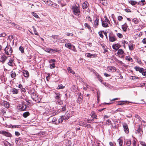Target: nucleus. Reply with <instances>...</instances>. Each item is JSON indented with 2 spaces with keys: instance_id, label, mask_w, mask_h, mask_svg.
Returning <instances> with one entry per match:
<instances>
[{
  "instance_id": "41",
  "label": "nucleus",
  "mask_w": 146,
  "mask_h": 146,
  "mask_svg": "<svg viewBox=\"0 0 146 146\" xmlns=\"http://www.w3.org/2000/svg\"><path fill=\"white\" fill-rule=\"evenodd\" d=\"M14 25L15 27L17 29H18L19 30H21V29H22L21 27H20L18 25H16L15 24L13 23V24Z\"/></svg>"
},
{
  "instance_id": "25",
  "label": "nucleus",
  "mask_w": 146,
  "mask_h": 146,
  "mask_svg": "<svg viewBox=\"0 0 146 146\" xmlns=\"http://www.w3.org/2000/svg\"><path fill=\"white\" fill-rule=\"evenodd\" d=\"M88 4V3L87 2H85L83 3L82 5V7L83 9H85L87 8Z\"/></svg>"
},
{
  "instance_id": "63",
  "label": "nucleus",
  "mask_w": 146,
  "mask_h": 146,
  "mask_svg": "<svg viewBox=\"0 0 146 146\" xmlns=\"http://www.w3.org/2000/svg\"><path fill=\"white\" fill-rule=\"evenodd\" d=\"M142 42L144 44H146V38H144L142 40Z\"/></svg>"
},
{
  "instance_id": "52",
  "label": "nucleus",
  "mask_w": 146,
  "mask_h": 146,
  "mask_svg": "<svg viewBox=\"0 0 146 146\" xmlns=\"http://www.w3.org/2000/svg\"><path fill=\"white\" fill-rule=\"evenodd\" d=\"M140 143L142 146H146V144L145 142L143 141H140Z\"/></svg>"
},
{
  "instance_id": "26",
  "label": "nucleus",
  "mask_w": 146,
  "mask_h": 146,
  "mask_svg": "<svg viewBox=\"0 0 146 146\" xmlns=\"http://www.w3.org/2000/svg\"><path fill=\"white\" fill-rule=\"evenodd\" d=\"M117 141L119 144V146H122L123 145V141L120 138L117 140Z\"/></svg>"
},
{
  "instance_id": "29",
  "label": "nucleus",
  "mask_w": 146,
  "mask_h": 146,
  "mask_svg": "<svg viewBox=\"0 0 146 146\" xmlns=\"http://www.w3.org/2000/svg\"><path fill=\"white\" fill-rule=\"evenodd\" d=\"M64 119V117L63 116H62L60 117V118L58 119L59 123H61L63 121Z\"/></svg>"
},
{
  "instance_id": "38",
  "label": "nucleus",
  "mask_w": 146,
  "mask_h": 146,
  "mask_svg": "<svg viewBox=\"0 0 146 146\" xmlns=\"http://www.w3.org/2000/svg\"><path fill=\"white\" fill-rule=\"evenodd\" d=\"M96 75L100 81H102V80H101L102 77L98 74V73H96Z\"/></svg>"
},
{
  "instance_id": "27",
  "label": "nucleus",
  "mask_w": 146,
  "mask_h": 146,
  "mask_svg": "<svg viewBox=\"0 0 146 146\" xmlns=\"http://www.w3.org/2000/svg\"><path fill=\"white\" fill-rule=\"evenodd\" d=\"M55 98L56 99H58L60 97V94L56 92L55 93Z\"/></svg>"
},
{
  "instance_id": "57",
  "label": "nucleus",
  "mask_w": 146,
  "mask_h": 146,
  "mask_svg": "<svg viewBox=\"0 0 146 146\" xmlns=\"http://www.w3.org/2000/svg\"><path fill=\"white\" fill-rule=\"evenodd\" d=\"M136 141L134 140H133V146H136Z\"/></svg>"
},
{
  "instance_id": "13",
  "label": "nucleus",
  "mask_w": 146,
  "mask_h": 146,
  "mask_svg": "<svg viewBox=\"0 0 146 146\" xmlns=\"http://www.w3.org/2000/svg\"><path fill=\"white\" fill-rule=\"evenodd\" d=\"M128 2L129 3L131 4L132 5H134L137 4V2L133 0H130L128 1Z\"/></svg>"
},
{
  "instance_id": "12",
  "label": "nucleus",
  "mask_w": 146,
  "mask_h": 146,
  "mask_svg": "<svg viewBox=\"0 0 146 146\" xmlns=\"http://www.w3.org/2000/svg\"><path fill=\"white\" fill-rule=\"evenodd\" d=\"M86 56L88 57L91 58L92 57H95L96 56L95 54H91L89 53H87L86 54Z\"/></svg>"
},
{
  "instance_id": "22",
  "label": "nucleus",
  "mask_w": 146,
  "mask_h": 146,
  "mask_svg": "<svg viewBox=\"0 0 146 146\" xmlns=\"http://www.w3.org/2000/svg\"><path fill=\"white\" fill-rule=\"evenodd\" d=\"M79 125L81 126L86 127V123L82 121H80L79 122Z\"/></svg>"
},
{
  "instance_id": "53",
  "label": "nucleus",
  "mask_w": 146,
  "mask_h": 146,
  "mask_svg": "<svg viewBox=\"0 0 146 146\" xmlns=\"http://www.w3.org/2000/svg\"><path fill=\"white\" fill-rule=\"evenodd\" d=\"M117 36L119 38H121L123 37V35L122 34L120 33H118L117 34Z\"/></svg>"
},
{
  "instance_id": "34",
  "label": "nucleus",
  "mask_w": 146,
  "mask_h": 146,
  "mask_svg": "<svg viewBox=\"0 0 146 146\" xmlns=\"http://www.w3.org/2000/svg\"><path fill=\"white\" fill-rule=\"evenodd\" d=\"M11 76L12 78H13L15 77L16 74L13 71L11 72Z\"/></svg>"
},
{
  "instance_id": "5",
  "label": "nucleus",
  "mask_w": 146,
  "mask_h": 146,
  "mask_svg": "<svg viewBox=\"0 0 146 146\" xmlns=\"http://www.w3.org/2000/svg\"><path fill=\"white\" fill-rule=\"evenodd\" d=\"M123 127L125 132L128 133L129 132V129L127 124L125 123H124L123 124Z\"/></svg>"
},
{
  "instance_id": "40",
  "label": "nucleus",
  "mask_w": 146,
  "mask_h": 146,
  "mask_svg": "<svg viewBox=\"0 0 146 146\" xmlns=\"http://www.w3.org/2000/svg\"><path fill=\"white\" fill-rule=\"evenodd\" d=\"M84 26L86 27H87L88 29H90V31H92V30L90 29V27L87 23H85L84 24Z\"/></svg>"
},
{
  "instance_id": "35",
  "label": "nucleus",
  "mask_w": 146,
  "mask_h": 146,
  "mask_svg": "<svg viewBox=\"0 0 146 146\" xmlns=\"http://www.w3.org/2000/svg\"><path fill=\"white\" fill-rule=\"evenodd\" d=\"M125 59L129 61H130L131 62H132L133 61L132 59L129 56H127L125 58Z\"/></svg>"
},
{
  "instance_id": "15",
  "label": "nucleus",
  "mask_w": 146,
  "mask_h": 146,
  "mask_svg": "<svg viewBox=\"0 0 146 146\" xmlns=\"http://www.w3.org/2000/svg\"><path fill=\"white\" fill-rule=\"evenodd\" d=\"M35 90H34V89L32 90L31 91V93L32 94L31 96V97H32V99L33 100H34L36 101V98H33V96H34V94L35 93Z\"/></svg>"
},
{
  "instance_id": "21",
  "label": "nucleus",
  "mask_w": 146,
  "mask_h": 146,
  "mask_svg": "<svg viewBox=\"0 0 146 146\" xmlns=\"http://www.w3.org/2000/svg\"><path fill=\"white\" fill-rule=\"evenodd\" d=\"M13 59L10 58L9 59V61L8 62V64L10 66H13Z\"/></svg>"
},
{
  "instance_id": "2",
  "label": "nucleus",
  "mask_w": 146,
  "mask_h": 146,
  "mask_svg": "<svg viewBox=\"0 0 146 146\" xmlns=\"http://www.w3.org/2000/svg\"><path fill=\"white\" fill-rule=\"evenodd\" d=\"M4 50L5 53L7 55H11L13 51V50H12L11 47L8 44H7Z\"/></svg>"
},
{
  "instance_id": "20",
  "label": "nucleus",
  "mask_w": 146,
  "mask_h": 146,
  "mask_svg": "<svg viewBox=\"0 0 146 146\" xmlns=\"http://www.w3.org/2000/svg\"><path fill=\"white\" fill-rule=\"evenodd\" d=\"M67 70L69 72L72 73L73 74H75L74 72L70 67H68Z\"/></svg>"
},
{
  "instance_id": "49",
  "label": "nucleus",
  "mask_w": 146,
  "mask_h": 146,
  "mask_svg": "<svg viewBox=\"0 0 146 146\" xmlns=\"http://www.w3.org/2000/svg\"><path fill=\"white\" fill-rule=\"evenodd\" d=\"M20 127V125H13L12 126V127L13 128H19Z\"/></svg>"
},
{
  "instance_id": "18",
  "label": "nucleus",
  "mask_w": 146,
  "mask_h": 146,
  "mask_svg": "<svg viewBox=\"0 0 146 146\" xmlns=\"http://www.w3.org/2000/svg\"><path fill=\"white\" fill-rule=\"evenodd\" d=\"M102 26L104 27H108V23L104 21H102Z\"/></svg>"
},
{
  "instance_id": "51",
  "label": "nucleus",
  "mask_w": 146,
  "mask_h": 146,
  "mask_svg": "<svg viewBox=\"0 0 146 146\" xmlns=\"http://www.w3.org/2000/svg\"><path fill=\"white\" fill-rule=\"evenodd\" d=\"M69 114H68L64 116V119L65 120H67L69 119Z\"/></svg>"
},
{
  "instance_id": "14",
  "label": "nucleus",
  "mask_w": 146,
  "mask_h": 146,
  "mask_svg": "<svg viewBox=\"0 0 146 146\" xmlns=\"http://www.w3.org/2000/svg\"><path fill=\"white\" fill-rule=\"evenodd\" d=\"M127 26L126 23L122 26V29L124 32H126L127 29Z\"/></svg>"
},
{
  "instance_id": "7",
  "label": "nucleus",
  "mask_w": 146,
  "mask_h": 146,
  "mask_svg": "<svg viewBox=\"0 0 146 146\" xmlns=\"http://www.w3.org/2000/svg\"><path fill=\"white\" fill-rule=\"evenodd\" d=\"M83 99V96L81 94L78 97L77 102L78 103L80 104L82 101Z\"/></svg>"
},
{
  "instance_id": "45",
  "label": "nucleus",
  "mask_w": 146,
  "mask_h": 146,
  "mask_svg": "<svg viewBox=\"0 0 146 146\" xmlns=\"http://www.w3.org/2000/svg\"><path fill=\"white\" fill-rule=\"evenodd\" d=\"M53 5V2L50 0L48 1V5L49 6H52Z\"/></svg>"
},
{
  "instance_id": "4",
  "label": "nucleus",
  "mask_w": 146,
  "mask_h": 146,
  "mask_svg": "<svg viewBox=\"0 0 146 146\" xmlns=\"http://www.w3.org/2000/svg\"><path fill=\"white\" fill-rule=\"evenodd\" d=\"M138 129L136 131V133H140L139 135H141V134L143 133V131L142 130V125H139L138 126Z\"/></svg>"
},
{
  "instance_id": "6",
  "label": "nucleus",
  "mask_w": 146,
  "mask_h": 146,
  "mask_svg": "<svg viewBox=\"0 0 146 146\" xmlns=\"http://www.w3.org/2000/svg\"><path fill=\"white\" fill-rule=\"evenodd\" d=\"M1 104L2 105L4 106L6 108H8L9 106V102L5 101H3L1 102Z\"/></svg>"
},
{
  "instance_id": "56",
  "label": "nucleus",
  "mask_w": 146,
  "mask_h": 146,
  "mask_svg": "<svg viewBox=\"0 0 146 146\" xmlns=\"http://www.w3.org/2000/svg\"><path fill=\"white\" fill-rule=\"evenodd\" d=\"M58 35H52V37L54 39H56L58 38Z\"/></svg>"
},
{
  "instance_id": "1",
  "label": "nucleus",
  "mask_w": 146,
  "mask_h": 146,
  "mask_svg": "<svg viewBox=\"0 0 146 146\" xmlns=\"http://www.w3.org/2000/svg\"><path fill=\"white\" fill-rule=\"evenodd\" d=\"M72 9L75 15H78L80 13V10L79 7V5H75L72 6Z\"/></svg>"
},
{
  "instance_id": "43",
  "label": "nucleus",
  "mask_w": 146,
  "mask_h": 146,
  "mask_svg": "<svg viewBox=\"0 0 146 146\" xmlns=\"http://www.w3.org/2000/svg\"><path fill=\"white\" fill-rule=\"evenodd\" d=\"M32 13V15L35 17L37 18H39L38 16L37 15L36 13L34 12H33Z\"/></svg>"
},
{
  "instance_id": "32",
  "label": "nucleus",
  "mask_w": 146,
  "mask_h": 146,
  "mask_svg": "<svg viewBox=\"0 0 146 146\" xmlns=\"http://www.w3.org/2000/svg\"><path fill=\"white\" fill-rule=\"evenodd\" d=\"M12 92L13 94H18V92L17 90L15 88H14L12 90Z\"/></svg>"
},
{
  "instance_id": "19",
  "label": "nucleus",
  "mask_w": 146,
  "mask_h": 146,
  "mask_svg": "<svg viewBox=\"0 0 146 146\" xmlns=\"http://www.w3.org/2000/svg\"><path fill=\"white\" fill-rule=\"evenodd\" d=\"M115 69V68L113 67H110L108 68V70L110 72H113L114 71Z\"/></svg>"
},
{
  "instance_id": "55",
  "label": "nucleus",
  "mask_w": 146,
  "mask_h": 146,
  "mask_svg": "<svg viewBox=\"0 0 146 146\" xmlns=\"http://www.w3.org/2000/svg\"><path fill=\"white\" fill-rule=\"evenodd\" d=\"M129 47L130 50H132L133 49V47L132 45H129Z\"/></svg>"
},
{
  "instance_id": "61",
  "label": "nucleus",
  "mask_w": 146,
  "mask_h": 146,
  "mask_svg": "<svg viewBox=\"0 0 146 146\" xmlns=\"http://www.w3.org/2000/svg\"><path fill=\"white\" fill-rule=\"evenodd\" d=\"M123 19V17L122 16H119L118 17V19L119 21H121Z\"/></svg>"
},
{
  "instance_id": "39",
  "label": "nucleus",
  "mask_w": 146,
  "mask_h": 146,
  "mask_svg": "<svg viewBox=\"0 0 146 146\" xmlns=\"http://www.w3.org/2000/svg\"><path fill=\"white\" fill-rule=\"evenodd\" d=\"M55 67V66L54 63H53L52 64H50V68L51 69H52Z\"/></svg>"
},
{
  "instance_id": "28",
  "label": "nucleus",
  "mask_w": 146,
  "mask_h": 146,
  "mask_svg": "<svg viewBox=\"0 0 146 146\" xmlns=\"http://www.w3.org/2000/svg\"><path fill=\"white\" fill-rule=\"evenodd\" d=\"M91 114V116L92 118L95 119H97V115L94 112H93Z\"/></svg>"
},
{
  "instance_id": "37",
  "label": "nucleus",
  "mask_w": 146,
  "mask_h": 146,
  "mask_svg": "<svg viewBox=\"0 0 146 146\" xmlns=\"http://www.w3.org/2000/svg\"><path fill=\"white\" fill-rule=\"evenodd\" d=\"M132 21L135 24H137L139 22L138 19L136 18H134L132 20Z\"/></svg>"
},
{
  "instance_id": "62",
  "label": "nucleus",
  "mask_w": 146,
  "mask_h": 146,
  "mask_svg": "<svg viewBox=\"0 0 146 146\" xmlns=\"http://www.w3.org/2000/svg\"><path fill=\"white\" fill-rule=\"evenodd\" d=\"M15 135L17 136H19L20 135V133L18 131H15Z\"/></svg>"
},
{
  "instance_id": "9",
  "label": "nucleus",
  "mask_w": 146,
  "mask_h": 146,
  "mask_svg": "<svg viewBox=\"0 0 146 146\" xmlns=\"http://www.w3.org/2000/svg\"><path fill=\"white\" fill-rule=\"evenodd\" d=\"M23 76L26 77H28L29 76V74L28 71L26 70H23Z\"/></svg>"
},
{
  "instance_id": "31",
  "label": "nucleus",
  "mask_w": 146,
  "mask_h": 146,
  "mask_svg": "<svg viewBox=\"0 0 146 146\" xmlns=\"http://www.w3.org/2000/svg\"><path fill=\"white\" fill-rule=\"evenodd\" d=\"M21 110L22 111H24L26 109V106L25 105H23L20 108Z\"/></svg>"
},
{
  "instance_id": "30",
  "label": "nucleus",
  "mask_w": 146,
  "mask_h": 146,
  "mask_svg": "<svg viewBox=\"0 0 146 146\" xmlns=\"http://www.w3.org/2000/svg\"><path fill=\"white\" fill-rule=\"evenodd\" d=\"M124 53V52L122 49H119L118 50L117 54H122Z\"/></svg>"
},
{
  "instance_id": "10",
  "label": "nucleus",
  "mask_w": 146,
  "mask_h": 146,
  "mask_svg": "<svg viewBox=\"0 0 146 146\" xmlns=\"http://www.w3.org/2000/svg\"><path fill=\"white\" fill-rule=\"evenodd\" d=\"M65 46L66 47L70 49H71L72 46L73 47L74 49L75 48L74 46L73 45H72L70 43L66 44L65 45Z\"/></svg>"
},
{
  "instance_id": "33",
  "label": "nucleus",
  "mask_w": 146,
  "mask_h": 146,
  "mask_svg": "<svg viewBox=\"0 0 146 146\" xmlns=\"http://www.w3.org/2000/svg\"><path fill=\"white\" fill-rule=\"evenodd\" d=\"M19 49L22 53H24V49L23 47V46H21L19 47Z\"/></svg>"
},
{
  "instance_id": "60",
  "label": "nucleus",
  "mask_w": 146,
  "mask_h": 146,
  "mask_svg": "<svg viewBox=\"0 0 146 146\" xmlns=\"http://www.w3.org/2000/svg\"><path fill=\"white\" fill-rule=\"evenodd\" d=\"M134 68L136 71H139L140 68L139 67L135 66Z\"/></svg>"
},
{
  "instance_id": "23",
  "label": "nucleus",
  "mask_w": 146,
  "mask_h": 146,
  "mask_svg": "<svg viewBox=\"0 0 146 146\" xmlns=\"http://www.w3.org/2000/svg\"><path fill=\"white\" fill-rule=\"evenodd\" d=\"M30 115V113L28 111H27L25 113H24L23 114V116L25 117H27V116H29Z\"/></svg>"
},
{
  "instance_id": "44",
  "label": "nucleus",
  "mask_w": 146,
  "mask_h": 146,
  "mask_svg": "<svg viewBox=\"0 0 146 146\" xmlns=\"http://www.w3.org/2000/svg\"><path fill=\"white\" fill-rule=\"evenodd\" d=\"M66 39H64L63 38H61L60 39V41H59L58 42H62V43H64V42H66Z\"/></svg>"
},
{
  "instance_id": "17",
  "label": "nucleus",
  "mask_w": 146,
  "mask_h": 146,
  "mask_svg": "<svg viewBox=\"0 0 146 146\" xmlns=\"http://www.w3.org/2000/svg\"><path fill=\"white\" fill-rule=\"evenodd\" d=\"M109 40L111 42H114L116 40V39L114 36H109Z\"/></svg>"
},
{
  "instance_id": "47",
  "label": "nucleus",
  "mask_w": 146,
  "mask_h": 146,
  "mask_svg": "<svg viewBox=\"0 0 146 146\" xmlns=\"http://www.w3.org/2000/svg\"><path fill=\"white\" fill-rule=\"evenodd\" d=\"M126 144V145L127 146H130L131 145V141L129 140V141H127V142Z\"/></svg>"
},
{
  "instance_id": "59",
  "label": "nucleus",
  "mask_w": 146,
  "mask_h": 146,
  "mask_svg": "<svg viewBox=\"0 0 146 146\" xmlns=\"http://www.w3.org/2000/svg\"><path fill=\"white\" fill-rule=\"evenodd\" d=\"M56 62V60L54 59H51L49 61L50 63H54Z\"/></svg>"
},
{
  "instance_id": "8",
  "label": "nucleus",
  "mask_w": 146,
  "mask_h": 146,
  "mask_svg": "<svg viewBox=\"0 0 146 146\" xmlns=\"http://www.w3.org/2000/svg\"><path fill=\"white\" fill-rule=\"evenodd\" d=\"M121 46L120 45L118 44H117L113 45L112 46V47L113 49H114L115 50H117L119 47H120Z\"/></svg>"
},
{
  "instance_id": "36",
  "label": "nucleus",
  "mask_w": 146,
  "mask_h": 146,
  "mask_svg": "<svg viewBox=\"0 0 146 146\" xmlns=\"http://www.w3.org/2000/svg\"><path fill=\"white\" fill-rule=\"evenodd\" d=\"M4 145L5 146H11V144L7 141L4 142Z\"/></svg>"
},
{
  "instance_id": "24",
  "label": "nucleus",
  "mask_w": 146,
  "mask_h": 146,
  "mask_svg": "<svg viewBox=\"0 0 146 146\" xmlns=\"http://www.w3.org/2000/svg\"><path fill=\"white\" fill-rule=\"evenodd\" d=\"M99 19L96 18L94 22V25L95 27H97L98 25Z\"/></svg>"
},
{
  "instance_id": "54",
  "label": "nucleus",
  "mask_w": 146,
  "mask_h": 146,
  "mask_svg": "<svg viewBox=\"0 0 146 146\" xmlns=\"http://www.w3.org/2000/svg\"><path fill=\"white\" fill-rule=\"evenodd\" d=\"M88 128H91L92 127L91 125L90 124H86V127Z\"/></svg>"
},
{
  "instance_id": "3",
  "label": "nucleus",
  "mask_w": 146,
  "mask_h": 146,
  "mask_svg": "<svg viewBox=\"0 0 146 146\" xmlns=\"http://www.w3.org/2000/svg\"><path fill=\"white\" fill-rule=\"evenodd\" d=\"M0 134L3 135L7 137H10L11 135L9 133L4 130L0 131Z\"/></svg>"
},
{
  "instance_id": "64",
  "label": "nucleus",
  "mask_w": 146,
  "mask_h": 146,
  "mask_svg": "<svg viewBox=\"0 0 146 146\" xmlns=\"http://www.w3.org/2000/svg\"><path fill=\"white\" fill-rule=\"evenodd\" d=\"M6 35V34L5 33H1L0 34V36L1 37H4Z\"/></svg>"
},
{
  "instance_id": "58",
  "label": "nucleus",
  "mask_w": 146,
  "mask_h": 146,
  "mask_svg": "<svg viewBox=\"0 0 146 146\" xmlns=\"http://www.w3.org/2000/svg\"><path fill=\"white\" fill-rule=\"evenodd\" d=\"M111 123V122L110 120L109 119H108L106 121V124H108V125H110V123Z\"/></svg>"
},
{
  "instance_id": "46",
  "label": "nucleus",
  "mask_w": 146,
  "mask_h": 146,
  "mask_svg": "<svg viewBox=\"0 0 146 146\" xmlns=\"http://www.w3.org/2000/svg\"><path fill=\"white\" fill-rule=\"evenodd\" d=\"M66 35L67 36H73V34L72 33H66Z\"/></svg>"
},
{
  "instance_id": "48",
  "label": "nucleus",
  "mask_w": 146,
  "mask_h": 146,
  "mask_svg": "<svg viewBox=\"0 0 146 146\" xmlns=\"http://www.w3.org/2000/svg\"><path fill=\"white\" fill-rule=\"evenodd\" d=\"M57 103L59 105H62L63 104V103L61 100H58L57 101Z\"/></svg>"
},
{
  "instance_id": "16",
  "label": "nucleus",
  "mask_w": 146,
  "mask_h": 146,
  "mask_svg": "<svg viewBox=\"0 0 146 146\" xmlns=\"http://www.w3.org/2000/svg\"><path fill=\"white\" fill-rule=\"evenodd\" d=\"M100 3L105 6H106L108 5L107 1L106 0H101L100 1Z\"/></svg>"
},
{
  "instance_id": "50",
  "label": "nucleus",
  "mask_w": 146,
  "mask_h": 146,
  "mask_svg": "<svg viewBox=\"0 0 146 146\" xmlns=\"http://www.w3.org/2000/svg\"><path fill=\"white\" fill-rule=\"evenodd\" d=\"M90 119H85L84 120V121L88 123H90L91 121H90Z\"/></svg>"
},
{
  "instance_id": "11",
  "label": "nucleus",
  "mask_w": 146,
  "mask_h": 146,
  "mask_svg": "<svg viewBox=\"0 0 146 146\" xmlns=\"http://www.w3.org/2000/svg\"><path fill=\"white\" fill-rule=\"evenodd\" d=\"M7 58V57L5 55H2L1 57V59L2 62H4Z\"/></svg>"
},
{
  "instance_id": "42",
  "label": "nucleus",
  "mask_w": 146,
  "mask_h": 146,
  "mask_svg": "<svg viewBox=\"0 0 146 146\" xmlns=\"http://www.w3.org/2000/svg\"><path fill=\"white\" fill-rule=\"evenodd\" d=\"M64 88V86H63L62 84H60L57 87V89H62Z\"/></svg>"
}]
</instances>
